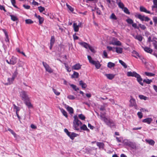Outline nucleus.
<instances>
[{"instance_id": "1", "label": "nucleus", "mask_w": 157, "mask_h": 157, "mask_svg": "<svg viewBox=\"0 0 157 157\" xmlns=\"http://www.w3.org/2000/svg\"><path fill=\"white\" fill-rule=\"evenodd\" d=\"M74 120L73 121V127L75 130L77 131H80V128L79 126H81L82 123L79 120L77 116L76 115H75L74 116Z\"/></svg>"}, {"instance_id": "2", "label": "nucleus", "mask_w": 157, "mask_h": 157, "mask_svg": "<svg viewBox=\"0 0 157 157\" xmlns=\"http://www.w3.org/2000/svg\"><path fill=\"white\" fill-rule=\"evenodd\" d=\"M100 117L101 118V119L103 121L108 125L110 127L113 126L114 125V123L112 120L110 119L107 118L105 117H103L102 115H101Z\"/></svg>"}, {"instance_id": "3", "label": "nucleus", "mask_w": 157, "mask_h": 157, "mask_svg": "<svg viewBox=\"0 0 157 157\" xmlns=\"http://www.w3.org/2000/svg\"><path fill=\"white\" fill-rule=\"evenodd\" d=\"M135 16L142 21L144 20L145 21H147L150 20V19L148 17H145L144 16H142L140 14L136 13L135 14Z\"/></svg>"}, {"instance_id": "4", "label": "nucleus", "mask_w": 157, "mask_h": 157, "mask_svg": "<svg viewBox=\"0 0 157 157\" xmlns=\"http://www.w3.org/2000/svg\"><path fill=\"white\" fill-rule=\"evenodd\" d=\"M130 97L131 99L129 101V102H130V104L129 105V106H134L135 109H138V106L136 104L135 99L133 98L131 96H130Z\"/></svg>"}, {"instance_id": "5", "label": "nucleus", "mask_w": 157, "mask_h": 157, "mask_svg": "<svg viewBox=\"0 0 157 157\" xmlns=\"http://www.w3.org/2000/svg\"><path fill=\"white\" fill-rule=\"evenodd\" d=\"M20 97L21 98V99L24 101H25L29 98L27 94V92L24 91H22L20 93Z\"/></svg>"}, {"instance_id": "6", "label": "nucleus", "mask_w": 157, "mask_h": 157, "mask_svg": "<svg viewBox=\"0 0 157 157\" xmlns=\"http://www.w3.org/2000/svg\"><path fill=\"white\" fill-rule=\"evenodd\" d=\"M17 59L16 57L12 56L10 61H9L8 60H6V61L9 64L14 65L17 63Z\"/></svg>"}, {"instance_id": "7", "label": "nucleus", "mask_w": 157, "mask_h": 157, "mask_svg": "<svg viewBox=\"0 0 157 157\" xmlns=\"http://www.w3.org/2000/svg\"><path fill=\"white\" fill-rule=\"evenodd\" d=\"M109 7L113 8L115 6V2L113 0H106Z\"/></svg>"}, {"instance_id": "8", "label": "nucleus", "mask_w": 157, "mask_h": 157, "mask_svg": "<svg viewBox=\"0 0 157 157\" xmlns=\"http://www.w3.org/2000/svg\"><path fill=\"white\" fill-rule=\"evenodd\" d=\"M114 40H112L109 43L110 44L117 46H121V43L119 41L115 40H117V39L114 38Z\"/></svg>"}, {"instance_id": "9", "label": "nucleus", "mask_w": 157, "mask_h": 157, "mask_svg": "<svg viewBox=\"0 0 157 157\" xmlns=\"http://www.w3.org/2000/svg\"><path fill=\"white\" fill-rule=\"evenodd\" d=\"M25 104L29 108H31L33 107V106L31 104L29 98L25 101H24Z\"/></svg>"}, {"instance_id": "10", "label": "nucleus", "mask_w": 157, "mask_h": 157, "mask_svg": "<svg viewBox=\"0 0 157 157\" xmlns=\"http://www.w3.org/2000/svg\"><path fill=\"white\" fill-rule=\"evenodd\" d=\"M137 78V80L138 82L142 86H144V83L142 82L143 81L142 78H141V76L139 74H137L135 77Z\"/></svg>"}, {"instance_id": "11", "label": "nucleus", "mask_w": 157, "mask_h": 157, "mask_svg": "<svg viewBox=\"0 0 157 157\" xmlns=\"http://www.w3.org/2000/svg\"><path fill=\"white\" fill-rule=\"evenodd\" d=\"M55 40V37L54 36H52L51 37L50 40V49H51L53 45Z\"/></svg>"}, {"instance_id": "12", "label": "nucleus", "mask_w": 157, "mask_h": 157, "mask_svg": "<svg viewBox=\"0 0 157 157\" xmlns=\"http://www.w3.org/2000/svg\"><path fill=\"white\" fill-rule=\"evenodd\" d=\"M93 64L95 65L97 69H99L101 66V65L100 63L98 61H92V63Z\"/></svg>"}, {"instance_id": "13", "label": "nucleus", "mask_w": 157, "mask_h": 157, "mask_svg": "<svg viewBox=\"0 0 157 157\" xmlns=\"http://www.w3.org/2000/svg\"><path fill=\"white\" fill-rule=\"evenodd\" d=\"M137 74L135 71H133L132 72L128 71L127 73V75L128 77L132 76L135 77Z\"/></svg>"}, {"instance_id": "14", "label": "nucleus", "mask_w": 157, "mask_h": 157, "mask_svg": "<svg viewBox=\"0 0 157 157\" xmlns=\"http://www.w3.org/2000/svg\"><path fill=\"white\" fill-rule=\"evenodd\" d=\"M142 48L144 49V51L147 53L151 54L153 52L152 49L148 47H142Z\"/></svg>"}, {"instance_id": "15", "label": "nucleus", "mask_w": 157, "mask_h": 157, "mask_svg": "<svg viewBox=\"0 0 157 157\" xmlns=\"http://www.w3.org/2000/svg\"><path fill=\"white\" fill-rule=\"evenodd\" d=\"M15 78V76L13 75L12 77L11 78H8V82L5 83L6 85H10L13 82L14 80V78Z\"/></svg>"}, {"instance_id": "16", "label": "nucleus", "mask_w": 157, "mask_h": 157, "mask_svg": "<svg viewBox=\"0 0 157 157\" xmlns=\"http://www.w3.org/2000/svg\"><path fill=\"white\" fill-rule=\"evenodd\" d=\"M81 66L79 63H77L72 66V69L75 70H79L81 68Z\"/></svg>"}, {"instance_id": "17", "label": "nucleus", "mask_w": 157, "mask_h": 157, "mask_svg": "<svg viewBox=\"0 0 157 157\" xmlns=\"http://www.w3.org/2000/svg\"><path fill=\"white\" fill-rule=\"evenodd\" d=\"M117 3L119 7L121 9H123L124 7V5L123 3L121 2L120 0H117Z\"/></svg>"}, {"instance_id": "18", "label": "nucleus", "mask_w": 157, "mask_h": 157, "mask_svg": "<svg viewBox=\"0 0 157 157\" xmlns=\"http://www.w3.org/2000/svg\"><path fill=\"white\" fill-rule=\"evenodd\" d=\"M152 121V119L151 118H148L143 120L142 122L144 123H146L149 124Z\"/></svg>"}, {"instance_id": "19", "label": "nucleus", "mask_w": 157, "mask_h": 157, "mask_svg": "<svg viewBox=\"0 0 157 157\" xmlns=\"http://www.w3.org/2000/svg\"><path fill=\"white\" fill-rule=\"evenodd\" d=\"M79 44L82 46H83L86 49H88L90 45L89 44L84 42H79Z\"/></svg>"}, {"instance_id": "20", "label": "nucleus", "mask_w": 157, "mask_h": 157, "mask_svg": "<svg viewBox=\"0 0 157 157\" xmlns=\"http://www.w3.org/2000/svg\"><path fill=\"white\" fill-rule=\"evenodd\" d=\"M140 11L141 12H144L148 13H151L150 11L147 10L143 6H140Z\"/></svg>"}, {"instance_id": "21", "label": "nucleus", "mask_w": 157, "mask_h": 157, "mask_svg": "<svg viewBox=\"0 0 157 157\" xmlns=\"http://www.w3.org/2000/svg\"><path fill=\"white\" fill-rule=\"evenodd\" d=\"M86 130L87 131V132H89V130L87 128L86 126L84 124L82 125V126H81L80 128V131L81 132V130Z\"/></svg>"}, {"instance_id": "22", "label": "nucleus", "mask_w": 157, "mask_h": 157, "mask_svg": "<svg viewBox=\"0 0 157 157\" xmlns=\"http://www.w3.org/2000/svg\"><path fill=\"white\" fill-rule=\"evenodd\" d=\"M79 84L81 86L82 88L84 89L86 88L87 86L86 84L82 80H80L79 81Z\"/></svg>"}, {"instance_id": "23", "label": "nucleus", "mask_w": 157, "mask_h": 157, "mask_svg": "<svg viewBox=\"0 0 157 157\" xmlns=\"http://www.w3.org/2000/svg\"><path fill=\"white\" fill-rule=\"evenodd\" d=\"M105 75L106 76L107 78L110 80H112L115 77V75L112 74H106Z\"/></svg>"}, {"instance_id": "24", "label": "nucleus", "mask_w": 157, "mask_h": 157, "mask_svg": "<svg viewBox=\"0 0 157 157\" xmlns=\"http://www.w3.org/2000/svg\"><path fill=\"white\" fill-rule=\"evenodd\" d=\"M73 27L74 28V30L75 32H77L79 30L78 26H77V23H74L73 24Z\"/></svg>"}, {"instance_id": "25", "label": "nucleus", "mask_w": 157, "mask_h": 157, "mask_svg": "<svg viewBox=\"0 0 157 157\" xmlns=\"http://www.w3.org/2000/svg\"><path fill=\"white\" fill-rule=\"evenodd\" d=\"M97 145L99 148H103L104 147V144L102 142H97Z\"/></svg>"}, {"instance_id": "26", "label": "nucleus", "mask_w": 157, "mask_h": 157, "mask_svg": "<svg viewBox=\"0 0 157 157\" xmlns=\"http://www.w3.org/2000/svg\"><path fill=\"white\" fill-rule=\"evenodd\" d=\"M123 51V48L120 47L116 48V52L118 53L121 54Z\"/></svg>"}, {"instance_id": "27", "label": "nucleus", "mask_w": 157, "mask_h": 157, "mask_svg": "<svg viewBox=\"0 0 157 157\" xmlns=\"http://www.w3.org/2000/svg\"><path fill=\"white\" fill-rule=\"evenodd\" d=\"M10 17H11V19L12 20L14 21H18V19L17 18V17L13 15H10Z\"/></svg>"}, {"instance_id": "28", "label": "nucleus", "mask_w": 157, "mask_h": 157, "mask_svg": "<svg viewBox=\"0 0 157 157\" xmlns=\"http://www.w3.org/2000/svg\"><path fill=\"white\" fill-rule=\"evenodd\" d=\"M78 135V134H76L74 132H72L71 133L70 136H69L70 139L71 140H73L74 139L75 137H76Z\"/></svg>"}, {"instance_id": "29", "label": "nucleus", "mask_w": 157, "mask_h": 157, "mask_svg": "<svg viewBox=\"0 0 157 157\" xmlns=\"http://www.w3.org/2000/svg\"><path fill=\"white\" fill-rule=\"evenodd\" d=\"M43 64L45 67L46 71L49 72V68L48 65L46 63L43 62Z\"/></svg>"}, {"instance_id": "30", "label": "nucleus", "mask_w": 157, "mask_h": 157, "mask_svg": "<svg viewBox=\"0 0 157 157\" xmlns=\"http://www.w3.org/2000/svg\"><path fill=\"white\" fill-rule=\"evenodd\" d=\"M79 76V74L78 73L75 72L74 71V73L73 75H71V78H77Z\"/></svg>"}, {"instance_id": "31", "label": "nucleus", "mask_w": 157, "mask_h": 157, "mask_svg": "<svg viewBox=\"0 0 157 157\" xmlns=\"http://www.w3.org/2000/svg\"><path fill=\"white\" fill-rule=\"evenodd\" d=\"M67 109L70 113L72 114L73 113L74 110L72 107L68 106L67 107Z\"/></svg>"}, {"instance_id": "32", "label": "nucleus", "mask_w": 157, "mask_h": 157, "mask_svg": "<svg viewBox=\"0 0 157 157\" xmlns=\"http://www.w3.org/2000/svg\"><path fill=\"white\" fill-rule=\"evenodd\" d=\"M146 141L149 144L153 145L155 143V141L152 140H146Z\"/></svg>"}, {"instance_id": "33", "label": "nucleus", "mask_w": 157, "mask_h": 157, "mask_svg": "<svg viewBox=\"0 0 157 157\" xmlns=\"http://www.w3.org/2000/svg\"><path fill=\"white\" fill-rule=\"evenodd\" d=\"M115 66V64L111 62H109L108 63L107 67L109 68H111L112 67H114Z\"/></svg>"}, {"instance_id": "34", "label": "nucleus", "mask_w": 157, "mask_h": 157, "mask_svg": "<svg viewBox=\"0 0 157 157\" xmlns=\"http://www.w3.org/2000/svg\"><path fill=\"white\" fill-rule=\"evenodd\" d=\"M128 146L133 149H135L136 148V146L135 144L133 143L130 142L128 144Z\"/></svg>"}, {"instance_id": "35", "label": "nucleus", "mask_w": 157, "mask_h": 157, "mask_svg": "<svg viewBox=\"0 0 157 157\" xmlns=\"http://www.w3.org/2000/svg\"><path fill=\"white\" fill-rule=\"evenodd\" d=\"M135 38L140 41H141L143 39V37L140 35H136L135 36Z\"/></svg>"}, {"instance_id": "36", "label": "nucleus", "mask_w": 157, "mask_h": 157, "mask_svg": "<svg viewBox=\"0 0 157 157\" xmlns=\"http://www.w3.org/2000/svg\"><path fill=\"white\" fill-rule=\"evenodd\" d=\"M132 53L133 55V56L135 57H136V56H138L139 57H140L139 54L136 51L133 50Z\"/></svg>"}, {"instance_id": "37", "label": "nucleus", "mask_w": 157, "mask_h": 157, "mask_svg": "<svg viewBox=\"0 0 157 157\" xmlns=\"http://www.w3.org/2000/svg\"><path fill=\"white\" fill-rule=\"evenodd\" d=\"M3 31L4 32V33L5 34L6 37V41H9V37L7 32L5 29H3Z\"/></svg>"}, {"instance_id": "38", "label": "nucleus", "mask_w": 157, "mask_h": 157, "mask_svg": "<svg viewBox=\"0 0 157 157\" xmlns=\"http://www.w3.org/2000/svg\"><path fill=\"white\" fill-rule=\"evenodd\" d=\"M3 31L4 32V33L5 34L6 37V41H9V37L7 32L5 29H3Z\"/></svg>"}, {"instance_id": "39", "label": "nucleus", "mask_w": 157, "mask_h": 157, "mask_svg": "<svg viewBox=\"0 0 157 157\" xmlns=\"http://www.w3.org/2000/svg\"><path fill=\"white\" fill-rule=\"evenodd\" d=\"M119 62L125 68H127V65H126V63L124 62L122 60H119Z\"/></svg>"}, {"instance_id": "40", "label": "nucleus", "mask_w": 157, "mask_h": 157, "mask_svg": "<svg viewBox=\"0 0 157 157\" xmlns=\"http://www.w3.org/2000/svg\"><path fill=\"white\" fill-rule=\"evenodd\" d=\"M152 82L151 79H144L143 80V82L146 83L147 84H150Z\"/></svg>"}, {"instance_id": "41", "label": "nucleus", "mask_w": 157, "mask_h": 157, "mask_svg": "<svg viewBox=\"0 0 157 157\" xmlns=\"http://www.w3.org/2000/svg\"><path fill=\"white\" fill-rule=\"evenodd\" d=\"M7 130L10 131L14 137H16L17 135L16 133L12 130L10 128H8Z\"/></svg>"}, {"instance_id": "42", "label": "nucleus", "mask_w": 157, "mask_h": 157, "mask_svg": "<svg viewBox=\"0 0 157 157\" xmlns=\"http://www.w3.org/2000/svg\"><path fill=\"white\" fill-rule=\"evenodd\" d=\"M13 109H16V113H17L20 110L19 107L18 106H17L14 104L13 105Z\"/></svg>"}, {"instance_id": "43", "label": "nucleus", "mask_w": 157, "mask_h": 157, "mask_svg": "<svg viewBox=\"0 0 157 157\" xmlns=\"http://www.w3.org/2000/svg\"><path fill=\"white\" fill-rule=\"evenodd\" d=\"M139 97L141 99H144V100H147L148 98L146 96H144V95H140L139 96Z\"/></svg>"}, {"instance_id": "44", "label": "nucleus", "mask_w": 157, "mask_h": 157, "mask_svg": "<svg viewBox=\"0 0 157 157\" xmlns=\"http://www.w3.org/2000/svg\"><path fill=\"white\" fill-rule=\"evenodd\" d=\"M110 18L113 20H117V18L114 13H112L110 17Z\"/></svg>"}, {"instance_id": "45", "label": "nucleus", "mask_w": 157, "mask_h": 157, "mask_svg": "<svg viewBox=\"0 0 157 157\" xmlns=\"http://www.w3.org/2000/svg\"><path fill=\"white\" fill-rule=\"evenodd\" d=\"M25 22L27 24H32L33 23V21L30 19H26L25 20Z\"/></svg>"}, {"instance_id": "46", "label": "nucleus", "mask_w": 157, "mask_h": 157, "mask_svg": "<svg viewBox=\"0 0 157 157\" xmlns=\"http://www.w3.org/2000/svg\"><path fill=\"white\" fill-rule=\"evenodd\" d=\"M145 74L146 75L149 76H153L155 75V74L153 73L147 72H145Z\"/></svg>"}, {"instance_id": "47", "label": "nucleus", "mask_w": 157, "mask_h": 157, "mask_svg": "<svg viewBox=\"0 0 157 157\" xmlns=\"http://www.w3.org/2000/svg\"><path fill=\"white\" fill-rule=\"evenodd\" d=\"M126 21L129 24H132L133 23V21L130 18H128L126 19Z\"/></svg>"}, {"instance_id": "48", "label": "nucleus", "mask_w": 157, "mask_h": 157, "mask_svg": "<svg viewBox=\"0 0 157 157\" xmlns=\"http://www.w3.org/2000/svg\"><path fill=\"white\" fill-rule=\"evenodd\" d=\"M78 117L79 119L82 120H84L86 118L85 116L82 114H79Z\"/></svg>"}, {"instance_id": "49", "label": "nucleus", "mask_w": 157, "mask_h": 157, "mask_svg": "<svg viewBox=\"0 0 157 157\" xmlns=\"http://www.w3.org/2000/svg\"><path fill=\"white\" fill-rule=\"evenodd\" d=\"M123 9H124L123 11L125 13L128 14H130V12L129 11L128 9L126 7H124Z\"/></svg>"}, {"instance_id": "50", "label": "nucleus", "mask_w": 157, "mask_h": 157, "mask_svg": "<svg viewBox=\"0 0 157 157\" xmlns=\"http://www.w3.org/2000/svg\"><path fill=\"white\" fill-rule=\"evenodd\" d=\"M52 90L53 92L56 95H59L60 94V93L57 91V90L54 88H52Z\"/></svg>"}, {"instance_id": "51", "label": "nucleus", "mask_w": 157, "mask_h": 157, "mask_svg": "<svg viewBox=\"0 0 157 157\" xmlns=\"http://www.w3.org/2000/svg\"><path fill=\"white\" fill-rule=\"evenodd\" d=\"M61 111L63 115L66 117H67L68 116L67 112L64 110L63 109H62Z\"/></svg>"}, {"instance_id": "52", "label": "nucleus", "mask_w": 157, "mask_h": 157, "mask_svg": "<svg viewBox=\"0 0 157 157\" xmlns=\"http://www.w3.org/2000/svg\"><path fill=\"white\" fill-rule=\"evenodd\" d=\"M38 9L41 13L44 10V8L41 6H40L38 7Z\"/></svg>"}, {"instance_id": "53", "label": "nucleus", "mask_w": 157, "mask_h": 157, "mask_svg": "<svg viewBox=\"0 0 157 157\" xmlns=\"http://www.w3.org/2000/svg\"><path fill=\"white\" fill-rule=\"evenodd\" d=\"M139 26L143 30H144L146 29V27L144 25H142L141 24H139Z\"/></svg>"}, {"instance_id": "54", "label": "nucleus", "mask_w": 157, "mask_h": 157, "mask_svg": "<svg viewBox=\"0 0 157 157\" xmlns=\"http://www.w3.org/2000/svg\"><path fill=\"white\" fill-rule=\"evenodd\" d=\"M66 6L67 8L69 9L72 12L74 10L70 6L68 5L67 3L66 4Z\"/></svg>"}, {"instance_id": "55", "label": "nucleus", "mask_w": 157, "mask_h": 157, "mask_svg": "<svg viewBox=\"0 0 157 157\" xmlns=\"http://www.w3.org/2000/svg\"><path fill=\"white\" fill-rule=\"evenodd\" d=\"M39 21L40 24H41L43 22L44 19L42 17H41L40 18H39Z\"/></svg>"}, {"instance_id": "56", "label": "nucleus", "mask_w": 157, "mask_h": 157, "mask_svg": "<svg viewBox=\"0 0 157 157\" xmlns=\"http://www.w3.org/2000/svg\"><path fill=\"white\" fill-rule=\"evenodd\" d=\"M67 98L68 99L71 100H74L75 98L74 96L72 95H69L67 96Z\"/></svg>"}, {"instance_id": "57", "label": "nucleus", "mask_w": 157, "mask_h": 157, "mask_svg": "<svg viewBox=\"0 0 157 157\" xmlns=\"http://www.w3.org/2000/svg\"><path fill=\"white\" fill-rule=\"evenodd\" d=\"M88 48L93 53H94L95 52L94 49L90 45H89V47H88Z\"/></svg>"}, {"instance_id": "58", "label": "nucleus", "mask_w": 157, "mask_h": 157, "mask_svg": "<svg viewBox=\"0 0 157 157\" xmlns=\"http://www.w3.org/2000/svg\"><path fill=\"white\" fill-rule=\"evenodd\" d=\"M137 115L139 117L140 119H141L143 117V114L141 112H138L137 113Z\"/></svg>"}, {"instance_id": "59", "label": "nucleus", "mask_w": 157, "mask_h": 157, "mask_svg": "<svg viewBox=\"0 0 157 157\" xmlns=\"http://www.w3.org/2000/svg\"><path fill=\"white\" fill-rule=\"evenodd\" d=\"M87 58L89 61V62L91 63H92V61H94V60H92L91 57L90 56H88Z\"/></svg>"}, {"instance_id": "60", "label": "nucleus", "mask_w": 157, "mask_h": 157, "mask_svg": "<svg viewBox=\"0 0 157 157\" xmlns=\"http://www.w3.org/2000/svg\"><path fill=\"white\" fill-rule=\"evenodd\" d=\"M116 138L118 142H122L121 137L118 138L117 137H116Z\"/></svg>"}, {"instance_id": "61", "label": "nucleus", "mask_w": 157, "mask_h": 157, "mask_svg": "<svg viewBox=\"0 0 157 157\" xmlns=\"http://www.w3.org/2000/svg\"><path fill=\"white\" fill-rule=\"evenodd\" d=\"M0 10H3L5 12H6V11L5 10V8L4 6L0 5Z\"/></svg>"}, {"instance_id": "62", "label": "nucleus", "mask_w": 157, "mask_h": 157, "mask_svg": "<svg viewBox=\"0 0 157 157\" xmlns=\"http://www.w3.org/2000/svg\"><path fill=\"white\" fill-rule=\"evenodd\" d=\"M11 3L15 7L17 8V6H15V0H11Z\"/></svg>"}, {"instance_id": "63", "label": "nucleus", "mask_w": 157, "mask_h": 157, "mask_svg": "<svg viewBox=\"0 0 157 157\" xmlns=\"http://www.w3.org/2000/svg\"><path fill=\"white\" fill-rule=\"evenodd\" d=\"M103 54L105 58H107V54L106 51L105 50L103 51Z\"/></svg>"}, {"instance_id": "64", "label": "nucleus", "mask_w": 157, "mask_h": 157, "mask_svg": "<svg viewBox=\"0 0 157 157\" xmlns=\"http://www.w3.org/2000/svg\"><path fill=\"white\" fill-rule=\"evenodd\" d=\"M153 20L155 24H157V17H154L153 18Z\"/></svg>"}]
</instances>
